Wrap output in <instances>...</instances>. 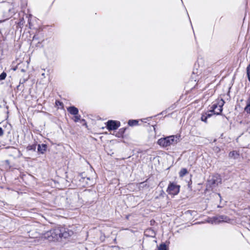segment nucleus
I'll return each mask as SVG.
<instances>
[{"label":"nucleus","mask_w":250,"mask_h":250,"mask_svg":"<svg viewBox=\"0 0 250 250\" xmlns=\"http://www.w3.org/2000/svg\"><path fill=\"white\" fill-rule=\"evenodd\" d=\"M244 111L248 114H250V105H247L244 108Z\"/></svg>","instance_id":"6ab92c4d"},{"label":"nucleus","mask_w":250,"mask_h":250,"mask_svg":"<svg viewBox=\"0 0 250 250\" xmlns=\"http://www.w3.org/2000/svg\"><path fill=\"white\" fill-rule=\"evenodd\" d=\"M213 150L216 153H219L220 151V148L218 146H214L213 148Z\"/></svg>","instance_id":"4be33fe9"},{"label":"nucleus","mask_w":250,"mask_h":250,"mask_svg":"<svg viewBox=\"0 0 250 250\" xmlns=\"http://www.w3.org/2000/svg\"><path fill=\"white\" fill-rule=\"evenodd\" d=\"M6 76H7L6 73L5 72H3L0 75V81L4 80L5 79Z\"/></svg>","instance_id":"a211bd4d"},{"label":"nucleus","mask_w":250,"mask_h":250,"mask_svg":"<svg viewBox=\"0 0 250 250\" xmlns=\"http://www.w3.org/2000/svg\"><path fill=\"white\" fill-rule=\"evenodd\" d=\"M67 111L72 115H77L78 114V109L74 106H70L67 108Z\"/></svg>","instance_id":"1a4fd4ad"},{"label":"nucleus","mask_w":250,"mask_h":250,"mask_svg":"<svg viewBox=\"0 0 250 250\" xmlns=\"http://www.w3.org/2000/svg\"><path fill=\"white\" fill-rule=\"evenodd\" d=\"M239 156V153L236 151H230L229 154V157L234 159H237Z\"/></svg>","instance_id":"9b49d317"},{"label":"nucleus","mask_w":250,"mask_h":250,"mask_svg":"<svg viewBox=\"0 0 250 250\" xmlns=\"http://www.w3.org/2000/svg\"><path fill=\"white\" fill-rule=\"evenodd\" d=\"M79 177H80V178H79L80 181H83V182H84L85 179H86L87 180H89L90 179L89 178H88V177L86 178L85 177V174L84 173L80 174L79 175Z\"/></svg>","instance_id":"4468645a"},{"label":"nucleus","mask_w":250,"mask_h":250,"mask_svg":"<svg viewBox=\"0 0 250 250\" xmlns=\"http://www.w3.org/2000/svg\"><path fill=\"white\" fill-rule=\"evenodd\" d=\"M36 144H33V145H29L27 147H26V149L28 151H35L36 149Z\"/></svg>","instance_id":"f8f14e48"},{"label":"nucleus","mask_w":250,"mask_h":250,"mask_svg":"<svg viewBox=\"0 0 250 250\" xmlns=\"http://www.w3.org/2000/svg\"><path fill=\"white\" fill-rule=\"evenodd\" d=\"M227 217L224 215H221L218 216H214L211 218H210L208 222L211 224H218L221 222L227 221Z\"/></svg>","instance_id":"0eeeda50"},{"label":"nucleus","mask_w":250,"mask_h":250,"mask_svg":"<svg viewBox=\"0 0 250 250\" xmlns=\"http://www.w3.org/2000/svg\"><path fill=\"white\" fill-rule=\"evenodd\" d=\"M188 173V170L185 168H183L181 169L180 171L179 172V176L181 177H184L185 175H186Z\"/></svg>","instance_id":"ddd939ff"},{"label":"nucleus","mask_w":250,"mask_h":250,"mask_svg":"<svg viewBox=\"0 0 250 250\" xmlns=\"http://www.w3.org/2000/svg\"><path fill=\"white\" fill-rule=\"evenodd\" d=\"M201 119L202 121L207 123V120L208 119L207 117H206V115H202Z\"/></svg>","instance_id":"aec40b11"},{"label":"nucleus","mask_w":250,"mask_h":250,"mask_svg":"<svg viewBox=\"0 0 250 250\" xmlns=\"http://www.w3.org/2000/svg\"><path fill=\"white\" fill-rule=\"evenodd\" d=\"M158 250H167V246L165 244H161L158 248Z\"/></svg>","instance_id":"dca6fc26"},{"label":"nucleus","mask_w":250,"mask_h":250,"mask_svg":"<svg viewBox=\"0 0 250 250\" xmlns=\"http://www.w3.org/2000/svg\"><path fill=\"white\" fill-rule=\"evenodd\" d=\"M178 141L179 137L173 135L159 139L158 144L163 147H166L176 144Z\"/></svg>","instance_id":"f03ea898"},{"label":"nucleus","mask_w":250,"mask_h":250,"mask_svg":"<svg viewBox=\"0 0 250 250\" xmlns=\"http://www.w3.org/2000/svg\"><path fill=\"white\" fill-rule=\"evenodd\" d=\"M225 102L223 100H221V103H219V105H218L216 104H214L212 106L211 112H213L214 114L219 115L222 111V106L224 105Z\"/></svg>","instance_id":"423d86ee"},{"label":"nucleus","mask_w":250,"mask_h":250,"mask_svg":"<svg viewBox=\"0 0 250 250\" xmlns=\"http://www.w3.org/2000/svg\"><path fill=\"white\" fill-rule=\"evenodd\" d=\"M35 39V36H34L33 37V40H34Z\"/></svg>","instance_id":"a878e982"},{"label":"nucleus","mask_w":250,"mask_h":250,"mask_svg":"<svg viewBox=\"0 0 250 250\" xmlns=\"http://www.w3.org/2000/svg\"><path fill=\"white\" fill-rule=\"evenodd\" d=\"M72 231L66 230L63 228H56L45 233L44 237L49 241H55L71 236Z\"/></svg>","instance_id":"f257e3e1"},{"label":"nucleus","mask_w":250,"mask_h":250,"mask_svg":"<svg viewBox=\"0 0 250 250\" xmlns=\"http://www.w3.org/2000/svg\"><path fill=\"white\" fill-rule=\"evenodd\" d=\"M247 74L248 80L250 82V66L248 65L247 67Z\"/></svg>","instance_id":"f3484780"},{"label":"nucleus","mask_w":250,"mask_h":250,"mask_svg":"<svg viewBox=\"0 0 250 250\" xmlns=\"http://www.w3.org/2000/svg\"><path fill=\"white\" fill-rule=\"evenodd\" d=\"M138 121L135 120H130L128 122V124L130 126H133L134 125H137Z\"/></svg>","instance_id":"2eb2a0df"},{"label":"nucleus","mask_w":250,"mask_h":250,"mask_svg":"<svg viewBox=\"0 0 250 250\" xmlns=\"http://www.w3.org/2000/svg\"><path fill=\"white\" fill-rule=\"evenodd\" d=\"M180 190V186L173 183H170L167 189V192L170 194L176 195Z\"/></svg>","instance_id":"7ed1b4c3"},{"label":"nucleus","mask_w":250,"mask_h":250,"mask_svg":"<svg viewBox=\"0 0 250 250\" xmlns=\"http://www.w3.org/2000/svg\"><path fill=\"white\" fill-rule=\"evenodd\" d=\"M79 199V195L77 193H74L66 198V201L68 204L71 205L72 207H75L76 203Z\"/></svg>","instance_id":"39448f33"},{"label":"nucleus","mask_w":250,"mask_h":250,"mask_svg":"<svg viewBox=\"0 0 250 250\" xmlns=\"http://www.w3.org/2000/svg\"><path fill=\"white\" fill-rule=\"evenodd\" d=\"M80 118H81V116L80 115H75V117H74V121L75 122H78L80 120Z\"/></svg>","instance_id":"412c9836"},{"label":"nucleus","mask_w":250,"mask_h":250,"mask_svg":"<svg viewBox=\"0 0 250 250\" xmlns=\"http://www.w3.org/2000/svg\"><path fill=\"white\" fill-rule=\"evenodd\" d=\"M206 117H207L208 118L212 116V114H209V113H208V114H206Z\"/></svg>","instance_id":"393cba45"},{"label":"nucleus","mask_w":250,"mask_h":250,"mask_svg":"<svg viewBox=\"0 0 250 250\" xmlns=\"http://www.w3.org/2000/svg\"><path fill=\"white\" fill-rule=\"evenodd\" d=\"M47 145L46 144L38 145V151L41 154H43L46 150Z\"/></svg>","instance_id":"9d476101"},{"label":"nucleus","mask_w":250,"mask_h":250,"mask_svg":"<svg viewBox=\"0 0 250 250\" xmlns=\"http://www.w3.org/2000/svg\"><path fill=\"white\" fill-rule=\"evenodd\" d=\"M3 134V131L2 129L0 127V136H2Z\"/></svg>","instance_id":"b1692460"},{"label":"nucleus","mask_w":250,"mask_h":250,"mask_svg":"<svg viewBox=\"0 0 250 250\" xmlns=\"http://www.w3.org/2000/svg\"><path fill=\"white\" fill-rule=\"evenodd\" d=\"M120 126V122L117 121L109 120L106 123V127L109 131L117 129Z\"/></svg>","instance_id":"20e7f679"},{"label":"nucleus","mask_w":250,"mask_h":250,"mask_svg":"<svg viewBox=\"0 0 250 250\" xmlns=\"http://www.w3.org/2000/svg\"><path fill=\"white\" fill-rule=\"evenodd\" d=\"M218 195L220 197H221V196H220V194H218Z\"/></svg>","instance_id":"bb28decb"},{"label":"nucleus","mask_w":250,"mask_h":250,"mask_svg":"<svg viewBox=\"0 0 250 250\" xmlns=\"http://www.w3.org/2000/svg\"><path fill=\"white\" fill-rule=\"evenodd\" d=\"M208 182L211 186L218 185L221 183V179L218 175H213L209 179Z\"/></svg>","instance_id":"6e6552de"},{"label":"nucleus","mask_w":250,"mask_h":250,"mask_svg":"<svg viewBox=\"0 0 250 250\" xmlns=\"http://www.w3.org/2000/svg\"><path fill=\"white\" fill-rule=\"evenodd\" d=\"M56 104L57 105H63V104H62V102H61L60 101H57L56 102Z\"/></svg>","instance_id":"5701e85b"},{"label":"nucleus","mask_w":250,"mask_h":250,"mask_svg":"<svg viewBox=\"0 0 250 250\" xmlns=\"http://www.w3.org/2000/svg\"><path fill=\"white\" fill-rule=\"evenodd\" d=\"M249 65H250V64Z\"/></svg>","instance_id":"cd10ccee"}]
</instances>
